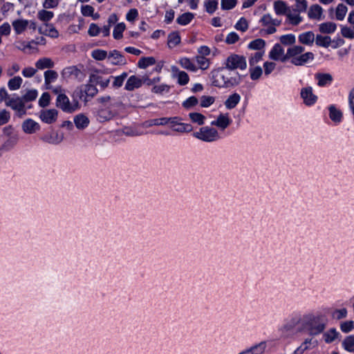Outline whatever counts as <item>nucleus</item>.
<instances>
[{
	"instance_id": "nucleus-26",
	"label": "nucleus",
	"mask_w": 354,
	"mask_h": 354,
	"mask_svg": "<svg viewBox=\"0 0 354 354\" xmlns=\"http://www.w3.org/2000/svg\"><path fill=\"white\" fill-rule=\"evenodd\" d=\"M54 65L55 64L53 60L48 57L40 58L35 62V66L39 70L52 68L54 67Z\"/></svg>"
},
{
	"instance_id": "nucleus-5",
	"label": "nucleus",
	"mask_w": 354,
	"mask_h": 354,
	"mask_svg": "<svg viewBox=\"0 0 354 354\" xmlns=\"http://www.w3.org/2000/svg\"><path fill=\"white\" fill-rule=\"evenodd\" d=\"M193 136L205 142H213L221 139L218 131L208 126L203 127L200 128L198 131L194 132Z\"/></svg>"
},
{
	"instance_id": "nucleus-22",
	"label": "nucleus",
	"mask_w": 354,
	"mask_h": 354,
	"mask_svg": "<svg viewBox=\"0 0 354 354\" xmlns=\"http://www.w3.org/2000/svg\"><path fill=\"white\" fill-rule=\"evenodd\" d=\"M329 118L335 124H339L342 120V113L337 109L335 105H330L328 107Z\"/></svg>"
},
{
	"instance_id": "nucleus-2",
	"label": "nucleus",
	"mask_w": 354,
	"mask_h": 354,
	"mask_svg": "<svg viewBox=\"0 0 354 354\" xmlns=\"http://www.w3.org/2000/svg\"><path fill=\"white\" fill-rule=\"evenodd\" d=\"M304 318L305 321V326L310 335H318L325 330L326 321L322 315L308 314L305 315Z\"/></svg>"
},
{
	"instance_id": "nucleus-4",
	"label": "nucleus",
	"mask_w": 354,
	"mask_h": 354,
	"mask_svg": "<svg viewBox=\"0 0 354 354\" xmlns=\"http://www.w3.org/2000/svg\"><path fill=\"white\" fill-rule=\"evenodd\" d=\"M55 105L65 113H72L80 109V102L76 100L71 102L68 97L65 93H59L57 96Z\"/></svg>"
},
{
	"instance_id": "nucleus-7",
	"label": "nucleus",
	"mask_w": 354,
	"mask_h": 354,
	"mask_svg": "<svg viewBox=\"0 0 354 354\" xmlns=\"http://www.w3.org/2000/svg\"><path fill=\"white\" fill-rule=\"evenodd\" d=\"M58 116V111L55 109H43L39 113V118L46 124H50L54 123Z\"/></svg>"
},
{
	"instance_id": "nucleus-14",
	"label": "nucleus",
	"mask_w": 354,
	"mask_h": 354,
	"mask_svg": "<svg viewBox=\"0 0 354 354\" xmlns=\"http://www.w3.org/2000/svg\"><path fill=\"white\" fill-rule=\"evenodd\" d=\"M315 55L312 52L300 54L297 57L291 59L290 62L295 66H304L314 59Z\"/></svg>"
},
{
	"instance_id": "nucleus-58",
	"label": "nucleus",
	"mask_w": 354,
	"mask_h": 354,
	"mask_svg": "<svg viewBox=\"0 0 354 354\" xmlns=\"http://www.w3.org/2000/svg\"><path fill=\"white\" fill-rule=\"evenodd\" d=\"M37 95L38 93L36 89L28 90L21 98L24 102H31L37 98Z\"/></svg>"
},
{
	"instance_id": "nucleus-50",
	"label": "nucleus",
	"mask_w": 354,
	"mask_h": 354,
	"mask_svg": "<svg viewBox=\"0 0 354 354\" xmlns=\"http://www.w3.org/2000/svg\"><path fill=\"white\" fill-rule=\"evenodd\" d=\"M53 16L54 14L52 11H48L46 10H41L37 14L38 19L44 22L49 21Z\"/></svg>"
},
{
	"instance_id": "nucleus-59",
	"label": "nucleus",
	"mask_w": 354,
	"mask_h": 354,
	"mask_svg": "<svg viewBox=\"0 0 354 354\" xmlns=\"http://www.w3.org/2000/svg\"><path fill=\"white\" fill-rule=\"evenodd\" d=\"M198 100L196 97L191 96L183 102V106L186 109H190L197 105Z\"/></svg>"
},
{
	"instance_id": "nucleus-6",
	"label": "nucleus",
	"mask_w": 354,
	"mask_h": 354,
	"mask_svg": "<svg viewBox=\"0 0 354 354\" xmlns=\"http://www.w3.org/2000/svg\"><path fill=\"white\" fill-rule=\"evenodd\" d=\"M300 95L304 100V103L306 106H312L315 104L317 100V96L313 93L311 86L302 88Z\"/></svg>"
},
{
	"instance_id": "nucleus-39",
	"label": "nucleus",
	"mask_w": 354,
	"mask_h": 354,
	"mask_svg": "<svg viewBox=\"0 0 354 354\" xmlns=\"http://www.w3.org/2000/svg\"><path fill=\"white\" fill-rule=\"evenodd\" d=\"M23 80L19 76H15L11 78L8 82V86L10 90L15 91L20 88L22 84Z\"/></svg>"
},
{
	"instance_id": "nucleus-33",
	"label": "nucleus",
	"mask_w": 354,
	"mask_h": 354,
	"mask_svg": "<svg viewBox=\"0 0 354 354\" xmlns=\"http://www.w3.org/2000/svg\"><path fill=\"white\" fill-rule=\"evenodd\" d=\"M156 64V59L153 57H141L137 66L140 68H147L149 66L154 65Z\"/></svg>"
},
{
	"instance_id": "nucleus-15",
	"label": "nucleus",
	"mask_w": 354,
	"mask_h": 354,
	"mask_svg": "<svg viewBox=\"0 0 354 354\" xmlns=\"http://www.w3.org/2000/svg\"><path fill=\"white\" fill-rule=\"evenodd\" d=\"M232 122L228 114H220L216 120L211 122L212 126H216L222 130H225Z\"/></svg>"
},
{
	"instance_id": "nucleus-25",
	"label": "nucleus",
	"mask_w": 354,
	"mask_h": 354,
	"mask_svg": "<svg viewBox=\"0 0 354 354\" xmlns=\"http://www.w3.org/2000/svg\"><path fill=\"white\" fill-rule=\"evenodd\" d=\"M179 64L185 69L192 71L196 72L198 71V66L195 64L194 62L187 57H182L178 61Z\"/></svg>"
},
{
	"instance_id": "nucleus-62",
	"label": "nucleus",
	"mask_w": 354,
	"mask_h": 354,
	"mask_svg": "<svg viewBox=\"0 0 354 354\" xmlns=\"http://www.w3.org/2000/svg\"><path fill=\"white\" fill-rule=\"evenodd\" d=\"M340 329L343 333H348L354 329V322L352 320L342 322Z\"/></svg>"
},
{
	"instance_id": "nucleus-21",
	"label": "nucleus",
	"mask_w": 354,
	"mask_h": 354,
	"mask_svg": "<svg viewBox=\"0 0 354 354\" xmlns=\"http://www.w3.org/2000/svg\"><path fill=\"white\" fill-rule=\"evenodd\" d=\"M113 117V112L108 108L100 109L96 114L97 120L103 122L111 120Z\"/></svg>"
},
{
	"instance_id": "nucleus-61",
	"label": "nucleus",
	"mask_w": 354,
	"mask_h": 354,
	"mask_svg": "<svg viewBox=\"0 0 354 354\" xmlns=\"http://www.w3.org/2000/svg\"><path fill=\"white\" fill-rule=\"evenodd\" d=\"M266 342L263 341L259 342V344L253 345L250 348L254 352V354H263L266 348Z\"/></svg>"
},
{
	"instance_id": "nucleus-37",
	"label": "nucleus",
	"mask_w": 354,
	"mask_h": 354,
	"mask_svg": "<svg viewBox=\"0 0 354 354\" xmlns=\"http://www.w3.org/2000/svg\"><path fill=\"white\" fill-rule=\"evenodd\" d=\"M127 76H128V74L127 72H123L121 75H120L118 76H115V77L110 76L109 77L110 79L111 78L113 79V81L112 82V86L115 88H120L122 86L124 81L127 77Z\"/></svg>"
},
{
	"instance_id": "nucleus-32",
	"label": "nucleus",
	"mask_w": 354,
	"mask_h": 354,
	"mask_svg": "<svg viewBox=\"0 0 354 354\" xmlns=\"http://www.w3.org/2000/svg\"><path fill=\"white\" fill-rule=\"evenodd\" d=\"M194 17V15L193 13L185 12L177 17L176 22L181 26H186L192 21Z\"/></svg>"
},
{
	"instance_id": "nucleus-36",
	"label": "nucleus",
	"mask_w": 354,
	"mask_h": 354,
	"mask_svg": "<svg viewBox=\"0 0 354 354\" xmlns=\"http://www.w3.org/2000/svg\"><path fill=\"white\" fill-rule=\"evenodd\" d=\"M274 9L277 15H283L286 14L288 8L284 1L278 0L274 3Z\"/></svg>"
},
{
	"instance_id": "nucleus-8",
	"label": "nucleus",
	"mask_w": 354,
	"mask_h": 354,
	"mask_svg": "<svg viewBox=\"0 0 354 354\" xmlns=\"http://www.w3.org/2000/svg\"><path fill=\"white\" fill-rule=\"evenodd\" d=\"M108 61L113 66H121L127 64L124 56L117 50H113L109 52Z\"/></svg>"
},
{
	"instance_id": "nucleus-34",
	"label": "nucleus",
	"mask_w": 354,
	"mask_h": 354,
	"mask_svg": "<svg viewBox=\"0 0 354 354\" xmlns=\"http://www.w3.org/2000/svg\"><path fill=\"white\" fill-rule=\"evenodd\" d=\"M58 77V73L55 71L48 70L44 72L45 84L47 88H50L48 86L51 82H55Z\"/></svg>"
},
{
	"instance_id": "nucleus-38",
	"label": "nucleus",
	"mask_w": 354,
	"mask_h": 354,
	"mask_svg": "<svg viewBox=\"0 0 354 354\" xmlns=\"http://www.w3.org/2000/svg\"><path fill=\"white\" fill-rule=\"evenodd\" d=\"M218 0H206L204 2L205 11L212 15L218 8Z\"/></svg>"
},
{
	"instance_id": "nucleus-54",
	"label": "nucleus",
	"mask_w": 354,
	"mask_h": 354,
	"mask_svg": "<svg viewBox=\"0 0 354 354\" xmlns=\"http://www.w3.org/2000/svg\"><path fill=\"white\" fill-rule=\"evenodd\" d=\"M264 51H258L252 54L249 58L250 66H254L256 64L259 62L263 56Z\"/></svg>"
},
{
	"instance_id": "nucleus-44",
	"label": "nucleus",
	"mask_w": 354,
	"mask_h": 354,
	"mask_svg": "<svg viewBox=\"0 0 354 354\" xmlns=\"http://www.w3.org/2000/svg\"><path fill=\"white\" fill-rule=\"evenodd\" d=\"M347 10H348L347 7L344 4H343V3L338 4V6L336 8V11H335L336 19L339 21L343 20L346 16Z\"/></svg>"
},
{
	"instance_id": "nucleus-49",
	"label": "nucleus",
	"mask_w": 354,
	"mask_h": 354,
	"mask_svg": "<svg viewBox=\"0 0 354 354\" xmlns=\"http://www.w3.org/2000/svg\"><path fill=\"white\" fill-rule=\"evenodd\" d=\"M125 28H126V26H125L124 23L122 22V23L118 24L115 26V28L113 29V36L114 39H121L122 37V33L124 31Z\"/></svg>"
},
{
	"instance_id": "nucleus-31",
	"label": "nucleus",
	"mask_w": 354,
	"mask_h": 354,
	"mask_svg": "<svg viewBox=\"0 0 354 354\" xmlns=\"http://www.w3.org/2000/svg\"><path fill=\"white\" fill-rule=\"evenodd\" d=\"M63 135H59L57 133L51 135H46L42 138V140L49 144L57 145L63 140Z\"/></svg>"
},
{
	"instance_id": "nucleus-56",
	"label": "nucleus",
	"mask_w": 354,
	"mask_h": 354,
	"mask_svg": "<svg viewBox=\"0 0 354 354\" xmlns=\"http://www.w3.org/2000/svg\"><path fill=\"white\" fill-rule=\"evenodd\" d=\"M342 344L345 350L349 352L354 351V335L346 337Z\"/></svg>"
},
{
	"instance_id": "nucleus-63",
	"label": "nucleus",
	"mask_w": 354,
	"mask_h": 354,
	"mask_svg": "<svg viewBox=\"0 0 354 354\" xmlns=\"http://www.w3.org/2000/svg\"><path fill=\"white\" fill-rule=\"evenodd\" d=\"M312 339H306L305 341L299 346L292 354H303L308 349V344H310Z\"/></svg>"
},
{
	"instance_id": "nucleus-1",
	"label": "nucleus",
	"mask_w": 354,
	"mask_h": 354,
	"mask_svg": "<svg viewBox=\"0 0 354 354\" xmlns=\"http://www.w3.org/2000/svg\"><path fill=\"white\" fill-rule=\"evenodd\" d=\"M244 75L233 72L224 66L214 69L210 73V80L214 86L219 88H232L239 86Z\"/></svg>"
},
{
	"instance_id": "nucleus-55",
	"label": "nucleus",
	"mask_w": 354,
	"mask_h": 354,
	"mask_svg": "<svg viewBox=\"0 0 354 354\" xmlns=\"http://www.w3.org/2000/svg\"><path fill=\"white\" fill-rule=\"evenodd\" d=\"M193 130V127L190 124L183 123L181 121L179 122V124L176 126V128L174 129V131L179 133H189Z\"/></svg>"
},
{
	"instance_id": "nucleus-17",
	"label": "nucleus",
	"mask_w": 354,
	"mask_h": 354,
	"mask_svg": "<svg viewBox=\"0 0 354 354\" xmlns=\"http://www.w3.org/2000/svg\"><path fill=\"white\" fill-rule=\"evenodd\" d=\"M315 39V34L313 31H307L299 35L298 40L301 44L311 46Z\"/></svg>"
},
{
	"instance_id": "nucleus-10",
	"label": "nucleus",
	"mask_w": 354,
	"mask_h": 354,
	"mask_svg": "<svg viewBox=\"0 0 354 354\" xmlns=\"http://www.w3.org/2000/svg\"><path fill=\"white\" fill-rule=\"evenodd\" d=\"M6 106H10L13 110L17 111L20 115L26 113L25 104L19 97L10 99L6 102Z\"/></svg>"
},
{
	"instance_id": "nucleus-20",
	"label": "nucleus",
	"mask_w": 354,
	"mask_h": 354,
	"mask_svg": "<svg viewBox=\"0 0 354 354\" xmlns=\"http://www.w3.org/2000/svg\"><path fill=\"white\" fill-rule=\"evenodd\" d=\"M315 79L317 80V85L323 87L330 85L333 82V77L329 73H317Z\"/></svg>"
},
{
	"instance_id": "nucleus-48",
	"label": "nucleus",
	"mask_w": 354,
	"mask_h": 354,
	"mask_svg": "<svg viewBox=\"0 0 354 354\" xmlns=\"http://www.w3.org/2000/svg\"><path fill=\"white\" fill-rule=\"evenodd\" d=\"M339 335V333L335 328H330L328 331L324 334V339L326 343L333 342Z\"/></svg>"
},
{
	"instance_id": "nucleus-3",
	"label": "nucleus",
	"mask_w": 354,
	"mask_h": 354,
	"mask_svg": "<svg viewBox=\"0 0 354 354\" xmlns=\"http://www.w3.org/2000/svg\"><path fill=\"white\" fill-rule=\"evenodd\" d=\"M223 66L233 72H238V69L243 71L247 68L246 58L243 55L232 53L226 58Z\"/></svg>"
},
{
	"instance_id": "nucleus-27",
	"label": "nucleus",
	"mask_w": 354,
	"mask_h": 354,
	"mask_svg": "<svg viewBox=\"0 0 354 354\" xmlns=\"http://www.w3.org/2000/svg\"><path fill=\"white\" fill-rule=\"evenodd\" d=\"M12 26L17 35L21 34L28 26L29 21L26 19H17L12 21Z\"/></svg>"
},
{
	"instance_id": "nucleus-42",
	"label": "nucleus",
	"mask_w": 354,
	"mask_h": 354,
	"mask_svg": "<svg viewBox=\"0 0 354 354\" xmlns=\"http://www.w3.org/2000/svg\"><path fill=\"white\" fill-rule=\"evenodd\" d=\"M17 142V138L16 136H10L2 145L1 149L3 151H10L12 149Z\"/></svg>"
},
{
	"instance_id": "nucleus-57",
	"label": "nucleus",
	"mask_w": 354,
	"mask_h": 354,
	"mask_svg": "<svg viewBox=\"0 0 354 354\" xmlns=\"http://www.w3.org/2000/svg\"><path fill=\"white\" fill-rule=\"evenodd\" d=\"M148 126H164L168 124L167 118H154L151 119L147 121Z\"/></svg>"
},
{
	"instance_id": "nucleus-53",
	"label": "nucleus",
	"mask_w": 354,
	"mask_h": 354,
	"mask_svg": "<svg viewBox=\"0 0 354 354\" xmlns=\"http://www.w3.org/2000/svg\"><path fill=\"white\" fill-rule=\"evenodd\" d=\"M92 57L98 61H102L106 57L108 58L107 52L104 50L95 49L92 51Z\"/></svg>"
},
{
	"instance_id": "nucleus-35",
	"label": "nucleus",
	"mask_w": 354,
	"mask_h": 354,
	"mask_svg": "<svg viewBox=\"0 0 354 354\" xmlns=\"http://www.w3.org/2000/svg\"><path fill=\"white\" fill-rule=\"evenodd\" d=\"M315 41L317 46L324 48H328L331 44V39L329 36H323L322 35H317Z\"/></svg>"
},
{
	"instance_id": "nucleus-60",
	"label": "nucleus",
	"mask_w": 354,
	"mask_h": 354,
	"mask_svg": "<svg viewBox=\"0 0 354 354\" xmlns=\"http://www.w3.org/2000/svg\"><path fill=\"white\" fill-rule=\"evenodd\" d=\"M50 95L48 92L44 93L40 97L38 104L40 107L45 108L50 104Z\"/></svg>"
},
{
	"instance_id": "nucleus-43",
	"label": "nucleus",
	"mask_w": 354,
	"mask_h": 354,
	"mask_svg": "<svg viewBox=\"0 0 354 354\" xmlns=\"http://www.w3.org/2000/svg\"><path fill=\"white\" fill-rule=\"evenodd\" d=\"M250 78L252 80H259L263 73V70L261 66H250L249 68Z\"/></svg>"
},
{
	"instance_id": "nucleus-19",
	"label": "nucleus",
	"mask_w": 354,
	"mask_h": 354,
	"mask_svg": "<svg viewBox=\"0 0 354 354\" xmlns=\"http://www.w3.org/2000/svg\"><path fill=\"white\" fill-rule=\"evenodd\" d=\"M74 123L77 129H84L88 126L90 120L86 115L80 113L74 117Z\"/></svg>"
},
{
	"instance_id": "nucleus-29",
	"label": "nucleus",
	"mask_w": 354,
	"mask_h": 354,
	"mask_svg": "<svg viewBox=\"0 0 354 354\" xmlns=\"http://www.w3.org/2000/svg\"><path fill=\"white\" fill-rule=\"evenodd\" d=\"M337 29L336 24L333 22H324L319 25V30L323 34L333 33Z\"/></svg>"
},
{
	"instance_id": "nucleus-24",
	"label": "nucleus",
	"mask_w": 354,
	"mask_h": 354,
	"mask_svg": "<svg viewBox=\"0 0 354 354\" xmlns=\"http://www.w3.org/2000/svg\"><path fill=\"white\" fill-rule=\"evenodd\" d=\"M240 100V95L237 93H234L227 97L224 104L227 109L231 110L236 106Z\"/></svg>"
},
{
	"instance_id": "nucleus-51",
	"label": "nucleus",
	"mask_w": 354,
	"mask_h": 354,
	"mask_svg": "<svg viewBox=\"0 0 354 354\" xmlns=\"http://www.w3.org/2000/svg\"><path fill=\"white\" fill-rule=\"evenodd\" d=\"M189 117L192 122L198 124V125H203L205 122V117L200 113H190Z\"/></svg>"
},
{
	"instance_id": "nucleus-47",
	"label": "nucleus",
	"mask_w": 354,
	"mask_h": 354,
	"mask_svg": "<svg viewBox=\"0 0 354 354\" xmlns=\"http://www.w3.org/2000/svg\"><path fill=\"white\" fill-rule=\"evenodd\" d=\"M169 91H170V86H169L166 84L155 85L151 88L152 93H154L156 94H160V95H163L164 93H167L169 92Z\"/></svg>"
},
{
	"instance_id": "nucleus-41",
	"label": "nucleus",
	"mask_w": 354,
	"mask_h": 354,
	"mask_svg": "<svg viewBox=\"0 0 354 354\" xmlns=\"http://www.w3.org/2000/svg\"><path fill=\"white\" fill-rule=\"evenodd\" d=\"M287 50L288 51V56H291L292 59H294L304 52L305 48L302 46H293L288 48Z\"/></svg>"
},
{
	"instance_id": "nucleus-11",
	"label": "nucleus",
	"mask_w": 354,
	"mask_h": 354,
	"mask_svg": "<svg viewBox=\"0 0 354 354\" xmlns=\"http://www.w3.org/2000/svg\"><path fill=\"white\" fill-rule=\"evenodd\" d=\"M171 69L172 72V76L177 78V82L180 85L184 86L189 82V77L187 73L183 71H180L179 68L176 66H172Z\"/></svg>"
},
{
	"instance_id": "nucleus-30",
	"label": "nucleus",
	"mask_w": 354,
	"mask_h": 354,
	"mask_svg": "<svg viewBox=\"0 0 354 354\" xmlns=\"http://www.w3.org/2000/svg\"><path fill=\"white\" fill-rule=\"evenodd\" d=\"M283 53L284 49L279 44H275L269 53V57L271 59L277 61L279 59V57L283 55Z\"/></svg>"
},
{
	"instance_id": "nucleus-45",
	"label": "nucleus",
	"mask_w": 354,
	"mask_h": 354,
	"mask_svg": "<svg viewBox=\"0 0 354 354\" xmlns=\"http://www.w3.org/2000/svg\"><path fill=\"white\" fill-rule=\"evenodd\" d=\"M84 88L86 92V96L88 98H93L98 93V89L96 86L93 83H90L88 82V84H84Z\"/></svg>"
},
{
	"instance_id": "nucleus-46",
	"label": "nucleus",
	"mask_w": 354,
	"mask_h": 354,
	"mask_svg": "<svg viewBox=\"0 0 354 354\" xmlns=\"http://www.w3.org/2000/svg\"><path fill=\"white\" fill-rule=\"evenodd\" d=\"M280 42L285 46L293 45L296 42V37L293 34L281 35L279 38Z\"/></svg>"
},
{
	"instance_id": "nucleus-52",
	"label": "nucleus",
	"mask_w": 354,
	"mask_h": 354,
	"mask_svg": "<svg viewBox=\"0 0 354 354\" xmlns=\"http://www.w3.org/2000/svg\"><path fill=\"white\" fill-rule=\"evenodd\" d=\"M195 59L198 64V69L201 68L202 70L207 69L209 66V59L205 57L197 55L195 57Z\"/></svg>"
},
{
	"instance_id": "nucleus-16",
	"label": "nucleus",
	"mask_w": 354,
	"mask_h": 354,
	"mask_svg": "<svg viewBox=\"0 0 354 354\" xmlns=\"http://www.w3.org/2000/svg\"><path fill=\"white\" fill-rule=\"evenodd\" d=\"M22 129L26 133L31 134L39 130V123L32 119H27L22 123Z\"/></svg>"
},
{
	"instance_id": "nucleus-18",
	"label": "nucleus",
	"mask_w": 354,
	"mask_h": 354,
	"mask_svg": "<svg viewBox=\"0 0 354 354\" xmlns=\"http://www.w3.org/2000/svg\"><path fill=\"white\" fill-rule=\"evenodd\" d=\"M73 100L79 102V100H82L85 104L89 101L88 97L86 96V92L84 88V85L77 87L72 95Z\"/></svg>"
},
{
	"instance_id": "nucleus-23",
	"label": "nucleus",
	"mask_w": 354,
	"mask_h": 354,
	"mask_svg": "<svg viewBox=\"0 0 354 354\" xmlns=\"http://www.w3.org/2000/svg\"><path fill=\"white\" fill-rule=\"evenodd\" d=\"M322 8L318 4H314L310 6L308 12V16L311 19L320 20L322 19Z\"/></svg>"
},
{
	"instance_id": "nucleus-9",
	"label": "nucleus",
	"mask_w": 354,
	"mask_h": 354,
	"mask_svg": "<svg viewBox=\"0 0 354 354\" xmlns=\"http://www.w3.org/2000/svg\"><path fill=\"white\" fill-rule=\"evenodd\" d=\"M143 84V77L140 78L137 75H131L128 79L124 86V89L128 91H133L140 88Z\"/></svg>"
},
{
	"instance_id": "nucleus-13",
	"label": "nucleus",
	"mask_w": 354,
	"mask_h": 354,
	"mask_svg": "<svg viewBox=\"0 0 354 354\" xmlns=\"http://www.w3.org/2000/svg\"><path fill=\"white\" fill-rule=\"evenodd\" d=\"M62 74L64 77L66 78L73 77L75 79L79 80L80 81H81L82 79V71L75 66L64 68Z\"/></svg>"
},
{
	"instance_id": "nucleus-12",
	"label": "nucleus",
	"mask_w": 354,
	"mask_h": 354,
	"mask_svg": "<svg viewBox=\"0 0 354 354\" xmlns=\"http://www.w3.org/2000/svg\"><path fill=\"white\" fill-rule=\"evenodd\" d=\"M88 82L93 83L95 85H99L100 88L104 90L109 86L110 78H104L97 73H95L90 75Z\"/></svg>"
},
{
	"instance_id": "nucleus-28",
	"label": "nucleus",
	"mask_w": 354,
	"mask_h": 354,
	"mask_svg": "<svg viewBox=\"0 0 354 354\" xmlns=\"http://www.w3.org/2000/svg\"><path fill=\"white\" fill-rule=\"evenodd\" d=\"M181 38L178 31H173L168 35L167 46L169 48L176 47L180 43Z\"/></svg>"
},
{
	"instance_id": "nucleus-40",
	"label": "nucleus",
	"mask_w": 354,
	"mask_h": 354,
	"mask_svg": "<svg viewBox=\"0 0 354 354\" xmlns=\"http://www.w3.org/2000/svg\"><path fill=\"white\" fill-rule=\"evenodd\" d=\"M266 46V41L263 39H256L250 41L248 46V48L251 50H260L263 49Z\"/></svg>"
},
{
	"instance_id": "nucleus-64",
	"label": "nucleus",
	"mask_w": 354,
	"mask_h": 354,
	"mask_svg": "<svg viewBox=\"0 0 354 354\" xmlns=\"http://www.w3.org/2000/svg\"><path fill=\"white\" fill-rule=\"evenodd\" d=\"M341 33L342 36L345 38L353 39L354 38V27L353 28L342 26L341 29Z\"/></svg>"
}]
</instances>
